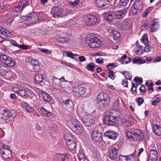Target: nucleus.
<instances>
[{
    "label": "nucleus",
    "instance_id": "nucleus-33",
    "mask_svg": "<svg viewBox=\"0 0 161 161\" xmlns=\"http://www.w3.org/2000/svg\"><path fill=\"white\" fill-rule=\"evenodd\" d=\"M113 14L114 13L112 12L110 13H106L105 15V20L108 21H112L113 20V19L114 18Z\"/></svg>",
    "mask_w": 161,
    "mask_h": 161
},
{
    "label": "nucleus",
    "instance_id": "nucleus-38",
    "mask_svg": "<svg viewBox=\"0 0 161 161\" xmlns=\"http://www.w3.org/2000/svg\"><path fill=\"white\" fill-rule=\"evenodd\" d=\"M132 60L133 63L139 64L144 63L145 62V60L140 59V58L137 57L132 58Z\"/></svg>",
    "mask_w": 161,
    "mask_h": 161
},
{
    "label": "nucleus",
    "instance_id": "nucleus-12",
    "mask_svg": "<svg viewBox=\"0 0 161 161\" xmlns=\"http://www.w3.org/2000/svg\"><path fill=\"white\" fill-rule=\"evenodd\" d=\"M23 19L25 20L29 21L31 24L36 23L39 20L38 15L35 13L27 14L26 17L24 16V18H23Z\"/></svg>",
    "mask_w": 161,
    "mask_h": 161
},
{
    "label": "nucleus",
    "instance_id": "nucleus-50",
    "mask_svg": "<svg viewBox=\"0 0 161 161\" xmlns=\"http://www.w3.org/2000/svg\"><path fill=\"white\" fill-rule=\"evenodd\" d=\"M20 88L19 87V88L17 86H14L12 88V90L13 92L16 93H17L18 95L19 93V92L20 91Z\"/></svg>",
    "mask_w": 161,
    "mask_h": 161
},
{
    "label": "nucleus",
    "instance_id": "nucleus-7",
    "mask_svg": "<svg viewBox=\"0 0 161 161\" xmlns=\"http://www.w3.org/2000/svg\"><path fill=\"white\" fill-rule=\"evenodd\" d=\"M19 87L20 88V89L18 95L24 98L27 97L29 94L31 95L34 94L33 92L26 86L20 85Z\"/></svg>",
    "mask_w": 161,
    "mask_h": 161
},
{
    "label": "nucleus",
    "instance_id": "nucleus-62",
    "mask_svg": "<svg viewBox=\"0 0 161 161\" xmlns=\"http://www.w3.org/2000/svg\"><path fill=\"white\" fill-rule=\"evenodd\" d=\"M130 25L129 24H124L122 26V28L124 30H127L129 29Z\"/></svg>",
    "mask_w": 161,
    "mask_h": 161
},
{
    "label": "nucleus",
    "instance_id": "nucleus-18",
    "mask_svg": "<svg viewBox=\"0 0 161 161\" xmlns=\"http://www.w3.org/2000/svg\"><path fill=\"white\" fill-rule=\"evenodd\" d=\"M63 9L62 8L55 7L51 10V13L53 17L61 16L62 15Z\"/></svg>",
    "mask_w": 161,
    "mask_h": 161
},
{
    "label": "nucleus",
    "instance_id": "nucleus-48",
    "mask_svg": "<svg viewBox=\"0 0 161 161\" xmlns=\"http://www.w3.org/2000/svg\"><path fill=\"white\" fill-rule=\"evenodd\" d=\"M152 23H153L151 25H152L153 27L155 26V27H156V28H159V22L158 19H154Z\"/></svg>",
    "mask_w": 161,
    "mask_h": 161
},
{
    "label": "nucleus",
    "instance_id": "nucleus-52",
    "mask_svg": "<svg viewBox=\"0 0 161 161\" xmlns=\"http://www.w3.org/2000/svg\"><path fill=\"white\" fill-rule=\"evenodd\" d=\"M38 50L40 51H41L45 54H49L51 52L47 49H45L40 48H38Z\"/></svg>",
    "mask_w": 161,
    "mask_h": 161
},
{
    "label": "nucleus",
    "instance_id": "nucleus-56",
    "mask_svg": "<svg viewBox=\"0 0 161 161\" xmlns=\"http://www.w3.org/2000/svg\"><path fill=\"white\" fill-rule=\"evenodd\" d=\"M134 80L138 83L139 81L140 84H142V79L141 77H136L134 79Z\"/></svg>",
    "mask_w": 161,
    "mask_h": 161
},
{
    "label": "nucleus",
    "instance_id": "nucleus-17",
    "mask_svg": "<svg viewBox=\"0 0 161 161\" xmlns=\"http://www.w3.org/2000/svg\"><path fill=\"white\" fill-rule=\"evenodd\" d=\"M86 21L88 25L91 26L96 24L97 20V18L91 14H88L86 17Z\"/></svg>",
    "mask_w": 161,
    "mask_h": 161
},
{
    "label": "nucleus",
    "instance_id": "nucleus-20",
    "mask_svg": "<svg viewBox=\"0 0 161 161\" xmlns=\"http://www.w3.org/2000/svg\"><path fill=\"white\" fill-rule=\"evenodd\" d=\"M29 62L31 63L33 66V70L35 72H37L40 69V66L39 64L38 61L37 60L33 59L30 58H28Z\"/></svg>",
    "mask_w": 161,
    "mask_h": 161
},
{
    "label": "nucleus",
    "instance_id": "nucleus-21",
    "mask_svg": "<svg viewBox=\"0 0 161 161\" xmlns=\"http://www.w3.org/2000/svg\"><path fill=\"white\" fill-rule=\"evenodd\" d=\"M127 10V9L120 10L114 13V18H115L116 19H122L125 16Z\"/></svg>",
    "mask_w": 161,
    "mask_h": 161
},
{
    "label": "nucleus",
    "instance_id": "nucleus-41",
    "mask_svg": "<svg viewBox=\"0 0 161 161\" xmlns=\"http://www.w3.org/2000/svg\"><path fill=\"white\" fill-rule=\"evenodd\" d=\"M40 110L41 113L43 114H44L46 116L49 117L52 115L51 112L46 109L43 107H41L40 108Z\"/></svg>",
    "mask_w": 161,
    "mask_h": 161
},
{
    "label": "nucleus",
    "instance_id": "nucleus-43",
    "mask_svg": "<svg viewBox=\"0 0 161 161\" xmlns=\"http://www.w3.org/2000/svg\"><path fill=\"white\" fill-rule=\"evenodd\" d=\"M122 74L124 75L125 77V79L126 80H131L132 76L131 75L129 72H128L127 71H125L123 72Z\"/></svg>",
    "mask_w": 161,
    "mask_h": 161
},
{
    "label": "nucleus",
    "instance_id": "nucleus-11",
    "mask_svg": "<svg viewBox=\"0 0 161 161\" xmlns=\"http://www.w3.org/2000/svg\"><path fill=\"white\" fill-rule=\"evenodd\" d=\"M104 122L106 124L109 125H114L117 122V118L115 116L108 114L105 116Z\"/></svg>",
    "mask_w": 161,
    "mask_h": 161
},
{
    "label": "nucleus",
    "instance_id": "nucleus-6",
    "mask_svg": "<svg viewBox=\"0 0 161 161\" xmlns=\"http://www.w3.org/2000/svg\"><path fill=\"white\" fill-rule=\"evenodd\" d=\"M0 60L3 63L9 67H13L15 64V61L12 58L4 54L0 55Z\"/></svg>",
    "mask_w": 161,
    "mask_h": 161
},
{
    "label": "nucleus",
    "instance_id": "nucleus-8",
    "mask_svg": "<svg viewBox=\"0 0 161 161\" xmlns=\"http://www.w3.org/2000/svg\"><path fill=\"white\" fill-rule=\"evenodd\" d=\"M86 85L85 84L76 85L73 88V91L75 95H79L84 94L86 90Z\"/></svg>",
    "mask_w": 161,
    "mask_h": 161
},
{
    "label": "nucleus",
    "instance_id": "nucleus-10",
    "mask_svg": "<svg viewBox=\"0 0 161 161\" xmlns=\"http://www.w3.org/2000/svg\"><path fill=\"white\" fill-rule=\"evenodd\" d=\"M94 117L90 114L82 116L81 120L85 126L89 127L93 125L94 123Z\"/></svg>",
    "mask_w": 161,
    "mask_h": 161
},
{
    "label": "nucleus",
    "instance_id": "nucleus-45",
    "mask_svg": "<svg viewBox=\"0 0 161 161\" xmlns=\"http://www.w3.org/2000/svg\"><path fill=\"white\" fill-rule=\"evenodd\" d=\"M63 55L65 56L69 57L71 58L74 59L75 58L74 57V54H73L70 51H64L63 53Z\"/></svg>",
    "mask_w": 161,
    "mask_h": 161
},
{
    "label": "nucleus",
    "instance_id": "nucleus-63",
    "mask_svg": "<svg viewBox=\"0 0 161 161\" xmlns=\"http://www.w3.org/2000/svg\"><path fill=\"white\" fill-rule=\"evenodd\" d=\"M115 64L113 63L109 64L107 65V68L109 69H112L114 68L115 67L114 66Z\"/></svg>",
    "mask_w": 161,
    "mask_h": 161
},
{
    "label": "nucleus",
    "instance_id": "nucleus-2",
    "mask_svg": "<svg viewBox=\"0 0 161 161\" xmlns=\"http://www.w3.org/2000/svg\"><path fill=\"white\" fill-rule=\"evenodd\" d=\"M86 43L92 48H95L100 47L101 42L98 38L91 34L88 35L85 39Z\"/></svg>",
    "mask_w": 161,
    "mask_h": 161
},
{
    "label": "nucleus",
    "instance_id": "nucleus-53",
    "mask_svg": "<svg viewBox=\"0 0 161 161\" xmlns=\"http://www.w3.org/2000/svg\"><path fill=\"white\" fill-rule=\"evenodd\" d=\"M79 2V0H75L74 1H70L69 2V4L70 5H72L73 6H75L78 5Z\"/></svg>",
    "mask_w": 161,
    "mask_h": 161
},
{
    "label": "nucleus",
    "instance_id": "nucleus-31",
    "mask_svg": "<svg viewBox=\"0 0 161 161\" xmlns=\"http://www.w3.org/2000/svg\"><path fill=\"white\" fill-rule=\"evenodd\" d=\"M44 79L43 75L37 74L35 76L34 81L37 84H39L42 82Z\"/></svg>",
    "mask_w": 161,
    "mask_h": 161
},
{
    "label": "nucleus",
    "instance_id": "nucleus-19",
    "mask_svg": "<svg viewBox=\"0 0 161 161\" xmlns=\"http://www.w3.org/2000/svg\"><path fill=\"white\" fill-rule=\"evenodd\" d=\"M39 96L42 99L46 102H50L52 99L51 97L46 92L42 91L38 92Z\"/></svg>",
    "mask_w": 161,
    "mask_h": 161
},
{
    "label": "nucleus",
    "instance_id": "nucleus-40",
    "mask_svg": "<svg viewBox=\"0 0 161 161\" xmlns=\"http://www.w3.org/2000/svg\"><path fill=\"white\" fill-rule=\"evenodd\" d=\"M81 125V124L78 120L75 119H73L72 120L71 125L72 129Z\"/></svg>",
    "mask_w": 161,
    "mask_h": 161
},
{
    "label": "nucleus",
    "instance_id": "nucleus-16",
    "mask_svg": "<svg viewBox=\"0 0 161 161\" xmlns=\"http://www.w3.org/2000/svg\"><path fill=\"white\" fill-rule=\"evenodd\" d=\"M118 154V150L114 147H111L108 151V156L112 159L116 158Z\"/></svg>",
    "mask_w": 161,
    "mask_h": 161
},
{
    "label": "nucleus",
    "instance_id": "nucleus-14",
    "mask_svg": "<svg viewBox=\"0 0 161 161\" xmlns=\"http://www.w3.org/2000/svg\"><path fill=\"white\" fill-rule=\"evenodd\" d=\"M140 40L145 45L144 48V51L148 52L151 50V47L148 44L147 35L146 34H144Z\"/></svg>",
    "mask_w": 161,
    "mask_h": 161
},
{
    "label": "nucleus",
    "instance_id": "nucleus-60",
    "mask_svg": "<svg viewBox=\"0 0 161 161\" xmlns=\"http://www.w3.org/2000/svg\"><path fill=\"white\" fill-rule=\"evenodd\" d=\"M10 43L13 46H15L18 47L19 46V44H18L16 42L13 40H12L10 41Z\"/></svg>",
    "mask_w": 161,
    "mask_h": 161
},
{
    "label": "nucleus",
    "instance_id": "nucleus-27",
    "mask_svg": "<svg viewBox=\"0 0 161 161\" xmlns=\"http://www.w3.org/2000/svg\"><path fill=\"white\" fill-rule=\"evenodd\" d=\"M108 31L110 34L111 36H113L114 40L119 38L120 36V33L116 30L113 28H110L108 30Z\"/></svg>",
    "mask_w": 161,
    "mask_h": 161
},
{
    "label": "nucleus",
    "instance_id": "nucleus-61",
    "mask_svg": "<svg viewBox=\"0 0 161 161\" xmlns=\"http://www.w3.org/2000/svg\"><path fill=\"white\" fill-rule=\"evenodd\" d=\"M96 62L99 64H103V59L102 58H97L95 60Z\"/></svg>",
    "mask_w": 161,
    "mask_h": 161
},
{
    "label": "nucleus",
    "instance_id": "nucleus-47",
    "mask_svg": "<svg viewBox=\"0 0 161 161\" xmlns=\"http://www.w3.org/2000/svg\"><path fill=\"white\" fill-rule=\"evenodd\" d=\"M94 64L92 63H91L89 64L86 67L87 69L89 71H93L95 68Z\"/></svg>",
    "mask_w": 161,
    "mask_h": 161
},
{
    "label": "nucleus",
    "instance_id": "nucleus-23",
    "mask_svg": "<svg viewBox=\"0 0 161 161\" xmlns=\"http://www.w3.org/2000/svg\"><path fill=\"white\" fill-rule=\"evenodd\" d=\"M56 40L57 41L60 43H64L69 42L70 38L69 36H63L59 35L57 36Z\"/></svg>",
    "mask_w": 161,
    "mask_h": 161
},
{
    "label": "nucleus",
    "instance_id": "nucleus-15",
    "mask_svg": "<svg viewBox=\"0 0 161 161\" xmlns=\"http://www.w3.org/2000/svg\"><path fill=\"white\" fill-rule=\"evenodd\" d=\"M11 72L8 68L4 65L0 64V75L7 77L11 76Z\"/></svg>",
    "mask_w": 161,
    "mask_h": 161
},
{
    "label": "nucleus",
    "instance_id": "nucleus-59",
    "mask_svg": "<svg viewBox=\"0 0 161 161\" xmlns=\"http://www.w3.org/2000/svg\"><path fill=\"white\" fill-rule=\"evenodd\" d=\"M121 84L124 86L125 87H128V83L127 80L125 79L121 81Z\"/></svg>",
    "mask_w": 161,
    "mask_h": 161
},
{
    "label": "nucleus",
    "instance_id": "nucleus-37",
    "mask_svg": "<svg viewBox=\"0 0 161 161\" xmlns=\"http://www.w3.org/2000/svg\"><path fill=\"white\" fill-rule=\"evenodd\" d=\"M64 139L65 140H66L67 142L75 141L73 136L69 133H67L65 134Z\"/></svg>",
    "mask_w": 161,
    "mask_h": 161
},
{
    "label": "nucleus",
    "instance_id": "nucleus-30",
    "mask_svg": "<svg viewBox=\"0 0 161 161\" xmlns=\"http://www.w3.org/2000/svg\"><path fill=\"white\" fill-rule=\"evenodd\" d=\"M0 32L3 35L5 36L11 38L13 36V35L11 32L4 28L0 27Z\"/></svg>",
    "mask_w": 161,
    "mask_h": 161
},
{
    "label": "nucleus",
    "instance_id": "nucleus-46",
    "mask_svg": "<svg viewBox=\"0 0 161 161\" xmlns=\"http://www.w3.org/2000/svg\"><path fill=\"white\" fill-rule=\"evenodd\" d=\"M139 10L137 9H135L133 7V6L131 7L129 11V13L131 15H134L136 14Z\"/></svg>",
    "mask_w": 161,
    "mask_h": 161
},
{
    "label": "nucleus",
    "instance_id": "nucleus-49",
    "mask_svg": "<svg viewBox=\"0 0 161 161\" xmlns=\"http://www.w3.org/2000/svg\"><path fill=\"white\" fill-rule=\"evenodd\" d=\"M129 1V0H120L119 2V4L121 6H125Z\"/></svg>",
    "mask_w": 161,
    "mask_h": 161
},
{
    "label": "nucleus",
    "instance_id": "nucleus-9",
    "mask_svg": "<svg viewBox=\"0 0 161 161\" xmlns=\"http://www.w3.org/2000/svg\"><path fill=\"white\" fill-rule=\"evenodd\" d=\"M1 152L2 153L4 158L5 159H9L11 157V152L8 146L3 144L1 147Z\"/></svg>",
    "mask_w": 161,
    "mask_h": 161
},
{
    "label": "nucleus",
    "instance_id": "nucleus-34",
    "mask_svg": "<svg viewBox=\"0 0 161 161\" xmlns=\"http://www.w3.org/2000/svg\"><path fill=\"white\" fill-rule=\"evenodd\" d=\"M153 131L155 134L158 136L161 135V127L158 125H155L153 126Z\"/></svg>",
    "mask_w": 161,
    "mask_h": 161
},
{
    "label": "nucleus",
    "instance_id": "nucleus-32",
    "mask_svg": "<svg viewBox=\"0 0 161 161\" xmlns=\"http://www.w3.org/2000/svg\"><path fill=\"white\" fill-rule=\"evenodd\" d=\"M108 2V0H96V5L98 6L102 7L106 6Z\"/></svg>",
    "mask_w": 161,
    "mask_h": 161
},
{
    "label": "nucleus",
    "instance_id": "nucleus-36",
    "mask_svg": "<svg viewBox=\"0 0 161 161\" xmlns=\"http://www.w3.org/2000/svg\"><path fill=\"white\" fill-rule=\"evenodd\" d=\"M67 145L69 150L72 151L75 150V141L67 142Z\"/></svg>",
    "mask_w": 161,
    "mask_h": 161
},
{
    "label": "nucleus",
    "instance_id": "nucleus-3",
    "mask_svg": "<svg viewBox=\"0 0 161 161\" xmlns=\"http://www.w3.org/2000/svg\"><path fill=\"white\" fill-rule=\"evenodd\" d=\"M97 99L100 107L102 108L108 104L110 100V96L108 93L102 92L97 96Z\"/></svg>",
    "mask_w": 161,
    "mask_h": 161
},
{
    "label": "nucleus",
    "instance_id": "nucleus-4",
    "mask_svg": "<svg viewBox=\"0 0 161 161\" xmlns=\"http://www.w3.org/2000/svg\"><path fill=\"white\" fill-rule=\"evenodd\" d=\"M127 135L129 138L133 139L134 140L141 141L144 138V134L137 129L135 130L134 132L128 131Z\"/></svg>",
    "mask_w": 161,
    "mask_h": 161
},
{
    "label": "nucleus",
    "instance_id": "nucleus-42",
    "mask_svg": "<svg viewBox=\"0 0 161 161\" xmlns=\"http://www.w3.org/2000/svg\"><path fill=\"white\" fill-rule=\"evenodd\" d=\"M72 129L75 133L78 134H80L82 132L83 130L82 125H79L75 128L74 127Z\"/></svg>",
    "mask_w": 161,
    "mask_h": 161
},
{
    "label": "nucleus",
    "instance_id": "nucleus-54",
    "mask_svg": "<svg viewBox=\"0 0 161 161\" xmlns=\"http://www.w3.org/2000/svg\"><path fill=\"white\" fill-rule=\"evenodd\" d=\"M144 101V99L142 97H138L137 101L138 105L140 106L143 103Z\"/></svg>",
    "mask_w": 161,
    "mask_h": 161
},
{
    "label": "nucleus",
    "instance_id": "nucleus-44",
    "mask_svg": "<svg viewBox=\"0 0 161 161\" xmlns=\"http://www.w3.org/2000/svg\"><path fill=\"white\" fill-rule=\"evenodd\" d=\"M135 152V151L133 153H131V154L127 156H125V160H133L134 159V157L136 155Z\"/></svg>",
    "mask_w": 161,
    "mask_h": 161
},
{
    "label": "nucleus",
    "instance_id": "nucleus-39",
    "mask_svg": "<svg viewBox=\"0 0 161 161\" xmlns=\"http://www.w3.org/2000/svg\"><path fill=\"white\" fill-rule=\"evenodd\" d=\"M121 123L125 127H128L131 125V121L129 120L123 118L121 119Z\"/></svg>",
    "mask_w": 161,
    "mask_h": 161
},
{
    "label": "nucleus",
    "instance_id": "nucleus-22",
    "mask_svg": "<svg viewBox=\"0 0 161 161\" xmlns=\"http://www.w3.org/2000/svg\"><path fill=\"white\" fill-rule=\"evenodd\" d=\"M158 154L157 151L154 150H151L149 153L148 161H157Z\"/></svg>",
    "mask_w": 161,
    "mask_h": 161
},
{
    "label": "nucleus",
    "instance_id": "nucleus-5",
    "mask_svg": "<svg viewBox=\"0 0 161 161\" xmlns=\"http://www.w3.org/2000/svg\"><path fill=\"white\" fill-rule=\"evenodd\" d=\"M29 5V0H20L17 5L12 7V10L17 13L21 12L25 7Z\"/></svg>",
    "mask_w": 161,
    "mask_h": 161
},
{
    "label": "nucleus",
    "instance_id": "nucleus-35",
    "mask_svg": "<svg viewBox=\"0 0 161 161\" xmlns=\"http://www.w3.org/2000/svg\"><path fill=\"white\" fill-rule=\"evenodd\" d=\"M119 61L120 63L121 62L122 64H126L130 62V58H127V56L125 54L121 57L120 59L119 60Z\"/></svg>",
    "mask_w": 161,
    "mask_h": 161
},
{
    "label": "nucleus",
    "instance_id": "nucleus-55",
    "mask_svg": "<svg viewBox=\"0 0 161 161\" xmlns=\"http://www.w3.org/2000/svg\"><path fill=\"white\" fill-rule=\"evenodd\" d=\"M146 85L147 86H148V90H153V84L152 83H150L148 82H146Z\"/></svg>",
    "mask_w": 161,
    "mask_h": 161
},
{
    "label": "nucleus",
    "instance_id": "nucleus-29",
    "mask_svg": "<svg viewBox=\"0 0 161 161\" xmlns=\"http://www.w3.org/2000/svg\"><path fill=\"white\" fill-rule=\"evenodd\" d=\"M21 104L22 107L28 112L33 113L35 111L33 108L26 103L22 102Z\"/></svg>",
    "mask_w": 161,
    "mask_h": 161
},
{
    "label": "nucleus",
    "instance_id": "nucleus-58",
    "mask_svg": "<svg viewBox=\"0 0 161 161\" xmlns=\"http://www.w3.org/2000/svg\"><path fill=\"white\" fill-rule=\"evenodd\" d=\"M64 104L69 105H71L73 104L72 101L70 100H69L67 99L65 100L64 101Z\"/></svg>",
    "mask_w": 161,
    "mask_h": 161
},
{
    "label": "nucleus",
    "instance_id": "nucleus-64",
    "mask_svg": "<svg viewBox=\"0 0 161 161\" xmlns=\"http://www.w3.org/2000/svg\"><path fill=\"white\" fill-rule=\"evenodd\" d=\"M79 61L80 62H83L86 60L84 56H80L79 57Z\"/></svg>",
    "mask_w": 161,
    "mask_h": 161
},
{
    "label": "nucleus",
    "instance_id": "nucleus-13",
    "mask_svg": "<svg viewBox=\"0 0 161 161\" xmlns=\"http://www.w3.org/2000/svg\"><path fill=\"white\" fill-rule=\"evenodd\" d=\"M91 136L92 140L96 143H99L103 140L102 134L97 130L93 131Z\"/></svg>",
    "mask_w": 161,
    "mask_h": 161
},
{
    "label": "nucleus",
    "instance_id": "nucleus-26",
    "mask_svg": "<svg viewBox=\"0 0 161 161\" xmlns=\"http://www.w3.org/2000/svg\"><path fill=\"white\" fill-rule=\"evenodd\" d=\"M133 6L139 11L141 10L143 8V3L141 1L136 0L134 2Z\"/></svg>",
    "mask_w": 161,
    "mask_h": 161
},
{
    "label": "nucleus",
    "instance_id": "nucleus-25",
    "mask_svg": "<svg viewBox=\"0 0 161 161\" xmlns=\"http://www.w3.org/2000/svg\"><path fill=\"white\" fill-rule=\"evenodd\" d=\"M54 159L55 161H67L68 158L65 154H58L55 155Z\"/></svg>",
    "mask_w": 161,
    "mask_h": 161
},
{
    "label": "nucleus",
    "instance_id": "nucleus-51",
    "mask_svg": "<svg viewBox=\"0 0 161 161\" xmlns=\"http://www.w3.org/2000/svg\"><path fill=\"white\" fill-rule=\"evenodd\" d=\"M108 76L111 79L114 80V72L110 70H108Z\"/></svg>",
    "mask_w": 161,
    "mask_h": 161
},
{
    "label": "nucleus",
    "instance_id": "nucleus-57",
    "mask_svg": "<svg viewBox=\"0 0 161 161\" xmlns=\"http://www.w3.org/2000/svg\"><path fill=\"white\" fill-rule=\"evenodd\" d=\"M79 159V161H89L88 158L85 156L82 155H80Z\"/></svg>",
    "mask_w": 161,
    "mask_h": 161
},
{
    "label": "nucleus",
    "instance_id": "nucleus-28",
    "mask_svg": "<svg viewBox=\"0 0 161 161\" xmlns=\"http://www.w3.org/2000/svg\"><path fill=\"white\" fill-rule=\"evenodd\" d=\"M104 135L110 139L115 140L118 136V134L116 132L111 130L105 132Z\"/></svg>",
    "mask_w": 161,
    "mask_h": 161
},
{
    "label": "nucleus",
    "instance_id": "nucleus-24",
    "mask_svg": "<svg viewBox=\"0 0 161 161\" xmlns=\"http://www.w3.org/2000/svg\"><path fill=\"white\" fill-rule=\"evenodd\" d=\"M13 20V19L10 14H6L3 16L1 19L2 23L3 24H6L7 23H10Z\"/></svg>",
    "mask_w": 161,
    "mask_h": 161
},
{
    "label": "nucleus",
    "instance_id": "nucleus-1",
    "mask_svg": "<svg viewBox=\"0 0 161 161\" xmlns=\"http://www.w3.org/2000/svg\"><path fill=\"white\" fill-rule=\"evenodd\" d=\"M16 113L14 110H4V112L0 113V122L8 123L14 119Z\"/></svg>",
    "mask_w": 161,
    "mask_h": 161
}]
</instances>
